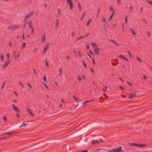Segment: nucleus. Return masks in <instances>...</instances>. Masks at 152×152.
Here are the masks:
<instances>
[{
	"instance_id": "obj_6",
	"label": "nucleus",
	"mask_w": 152,
	"mask_h": 152,
	"mask_svg": "<svg viewBox=\"0 0 152 152\" xmlns=\"http://www.w3.org/2000/svg\"><path fill=\"white\" fill-rule=\"evenodd\" d=\"M49 43H48L46 45H45L44 46V48L43 49V51L42 52V53L45 52L47 51V50L48 49V48L49 47Z\"/></svg>"
},
{
	"instance_id": "obj_28",
	"label": "nucleus",
	"mask_w": 152,
	"mask_h": 152,
	"mask_svg": "<svg viewBox=\"0 0 152 152\" xmlns=\"http://www.w3.org/2000/svg\"><path fill=\"white\" fill-rule=\"evenodd\" d=\"M26 45V43L25 42L23 43L22 46V49H23L25 47V46Z\"/></svg>"
},
{
	"instance_id": "obj_41",
	"label": "nucleus",
	"mask_w": 152,
	"mask_h": 152,
	"mask_svg": "<svg viewBox=\"0 0 152 152\" xmlns=\"http://www.w3.org/2000/svg\"><path fill=\"white\" fill-rule=\"evenodd\" d=\"M148 3H149L152 6V1H146Z\"/></svg>"
},
{
	"instance_id": "obj_38",
	"label": "nucleus",
	"mask_w": 152,
	"mask_h": 152,
	"mask_svg": "<svg viewBox=\"0 0 152 152\" xmlns=\"http://www.w3.org/2000/svg\"><path fill=\"white\" fill-rule=\"evenodd\" d=\"M78 6L79 7V9L80 10V11L81 10V8L80 6V3H78Z\"/></svg>"
},
{
	"instance_id": "obj_62",
	"label": "nucleus",
	"mask_w": 152,
	"mask_h": 152,
	"mask_svg": "<svg viewBox=\"0 0 152 152\" xmlns=\"http://www.w3.org/2000/svg\"><path fill=\"white\" fill-rule=\"evenodd\" d=\"M16 115L17 116L18 118H19V115L18 113V112H17V113L16 114Z\"/></svg>"
},
{
	"instance_id": "obj_22",
	"label": "nucleus",
	"mask_w": 152,
	"mask_h": 152,
	"mask_svg": "<svg viewBox=\"0 0 152 152\" xmlns=\"http://www.w3.org/2000/svg\"><path fill=\"white\" fill-rule=\"evenodd\" d=\"M115 12V11H113V13H112L111 14V15L110 16V17L109 18V20L110 19H111L113 17V16L114 15V14Z\"/></svg>"
},
{
	"instance_id": "obj_36",
	"label": "nucleus",
	"mask_w": 152,
	"mask_h": 152,
	"mask_svg": "<svg viewBox=\"0 0 152 152\" xmlns=\"http://www.w3.org/2000/svg\"><path fill=\"white\" fill-rule=\"evenodd\" d=\"M77 53L79 54V56L80 57H82V54L81 53V52H80V51H77Z\"/></svg>"
},
{
	"instance_id": "obj_37",
	"label": "nucleus",
	"mask_w": 152,
	"mask_h": 152,
	"mask_svg": "<svg viewBox=\"0 0 152 152\" xmlns=\"http://www.w3.org/2000/svg\"><path fill=\"white\" fill-rule=\"evenodd\" d=\"M5 83H6V82L5 81H4V82L3 83V84L2 85V87H1V88L2 89L4 87V86L5 84Z\"/></svg>"
},
{
	"instance_id": "obj_61",
	"label": "nucleus",
	"mask_w": 152,
	"mask_h": 152,
	"mask_svg": "<svg viewBox=\"0 0 152 152\" xmlns=\"http://www.w3.org/2000/svg\"><path fill=\"white\" fill-rule=\"evenodd\" d=\"M45 64H46V66L48 67L49 66H48V62L47 61H45Z\"/></svg>"
},
{
	"instance_id": "obj_35",
	"label": "nucleus",
	"mask_w": 152,
	"mask_h": 152,
	"mask_svg": "<svg viewBox=\"0 0 152 152\" xmlns=\"http://www.w3.org/2000/svg\"><path fill=\"white\" fill-rule=\"evenodd\" d=\"M91 19H89L88 20V21L87 22V26H89V25L90 23L91 22Z\"/></svg>"
},
{
	"instance_id": "obj_20",
	"label": "nucleus",
	"mask_w": 152,
	"mask_h": 152,
	"mask_svg": "<svg viewBox=\"0 0 152 152\" xmlns=\"http://www.w3.org/2000/svg\"><path fill=\"white\" fill-rule=\"evenodd\" d=\"M72 98L75 100V101L78 102V98L77 97L75 96L74 95H73Z\"/></svg>"
},
{
	"instance_id": "obj_9",
	"label": "nucleus",
	"mask_w": 152,
	"mask_h": 152,
	"mask_svg": "<svg viewBox=\"0 0 152 152\" xmlns=\"http://www.w3.org/2000/svg\"><path fill=\"white\" fill-rule=\"evenodd\" d=\"M12 106L14 110L17 112H19V108L18 107H16L14 104H12Z\"/></svg>"
},
{
	"instance_id": "obj_10",
	"label": "nucleus",
	"mask_w": 152,
	"mask_h": 152,
	"mask_svg": "<svg viewBox=\"0 0 152 152\" xmlns=\"http://www.w3.org/2000/svg\"><path fill=\"white\" fill-rule=\"evenodd\" d=\"M46 40V35L45 33H44V35L42 36V38L41 42H43L45 41Z\"/></svg>"
},
{
	"instance_id": "obj_49",
	"label": "nucleus",
	"mask_w": 152,
	"mask_h": 152,
	"mask_svg": "<svg viewBox=\"0 0 152 152\" xmlns=\"http://www.w3.org/2000/svg\"><path fill=\"white\" fill-rule=\"evenodd\" d=\"M84 37H84V36H80V37H78L77 38V39H80L83 38H84Z\"/></svg>"
},
{
	"instance_id": "obj_45",
	"label": "nucleus",
	"mask_w": 152,
	"mask_h": 152,
	"mask_svg": "<svg viewBox=\"0 0 152 152\" xmlns=\"http://www.w3.org/2000/svg\"><path fill=\"white\" fill-rule=\"evenodd\" d=\"M43 79H44V80L45 81H46L47 80V77H46V75H44V76H43Z\"/></svg>"
},
{
	"instance_id": "obj_33",
	"label": "nucleus",
	"mask_w": 152,
	"mask_h": 152,
	"mask_svg": "<svg viewBox=\"0 0 152 152\" xmlns=\"http://www.w3.org/2000/svg\"><path fill=\"white\" fill-rule=\"evenodd\" d=\"M98 142L97 140H94L92 141V144H94L95 143H97Z\"/></svg>"
},
{
	"instance_id": "obj_48",
	"label": "nucleus",
	"mask_w": 152,
	"mask_h": 152,
	"mask_svg": "<svg viewBox=\"0 0 152 152\" xmlns=\"http://www.w3.org/2000/svg\"><path fill=\"white\" fill-rule=\"evenodd\" d=\"M31 29V33L32 34H33L34 33V27L32 28H30Z\"/></svg>"
},
{
	"instance_id": "obj_19",
	"label": "nucleus",
	"mask_w": 152,
	"mask_h": 152,
	"mask_svg": "<svg viewBox=\"0 0 152 152\" xmlns=\"http://www.w3.org/2000/svg\"><path fill=\"white\" fill-rule=\"evenodd\" d=\"M129 29L133 34L134 35L136 34V33L134 29L132 28L130 29Z\"/></svg>"
},
{
	"instance_id": "obj_42",
	"label": "nucleus",
	"mask_w": 152,
	"mask_h": 152,
	"mask_svg": "<svg viewBox=\"0 0 152 152\" xmlns=\"http://www.w3.org/2000/svg\"><path fill=\"white\" fill-rule=\"evenodd\" d=\"M26 84L27 86H28L30 88H31L32 87V86L29 83H27Z\"/></svg>"
},
{
	"instance_id": "obj_39",
	"label": "nucleus",
	"mask_w": 152,
	"mask_h": 152,
	"mask_svg": "<svg viewBox=\"0 0 152 152\" xmlns=\"http://www.w3.org/2000/svg\"><path fill=\"white\" fill-rule=\"evenodd\" d=\"M86 47L87 49H89L90 48L89 45L88 44H86Z\"/></svg>"
},
{
	"instance_id": "obj_24",
	"label": "nucleus",
	"mask_w": 152,
	"mask_h": 152,
	"mask_svg": "<svg viewBox=\"0 0 152 152\" xmlns=\"http://www.w3.org/2000/svg\"><path fill=\"white\" fill-rule=\"evenodd\" d=\"M137 143H131V144L130 145L137 147Z\"/></svg>"
},
{
	"instance_id": "obj_23",
	"label": "nucleus",
	"mask_w": 152,
	"mask_h": 152,
	"mask_svg": "<svg viewBox=\"0 0 152 152\" xmlns=\"http://www.w3.org/2000/svg\"><path fill=\"white\" fill-rule=\"evenodd\" d=\"M82 62L83 63V65L84 66V67L86 68H87V65L86 63V62L84 61H82Z\"/></svg>"
},
{
	"instance_id": "obj_2",
	"label": "nucleus",
	"mask_w": 152,
	"mask_h": 152,
	"mask_svg": "<svg viewBox=\"0 0 152 152\" xmlns=\"http://www.w3.org/2000/svg\"><path fill=\"white\" fill-rule=\"evenodd\" d=\"M67 4H69L70 9L72 10L73 8V4L72 0H66Z\"/></svg>"
},
{
	"instance_id": "obj_29",
	"label": "nucleus",
	"mask_w": 152,
	"mask_h": 152,
	"mask_svg": "<svg viewBox=\"0 0 152 152\" xmlns=\"http://www.w3.org/2000/svg\"><path fill=\"white\" fill-rule=\"evenodd\" d=\"M28 19V18H26V17H25L24 20V23L26 24Z\"/></svg>"
},
{
	"instance_id": "obj_44",
	"label": "nucleus",
	"mask_w": 152,
	"mask_h": 152,
	"mask_svg": "<svg viewBox=\"0 0 152 152\" xmlns=\"http://www.w3.org/2000/svg\"><path fill=\"white\" fill-rule=\"evenodd\" d=\"M110 11H113H113H115L114 10L113 7L112 6H110Z\"/></svg>"
},
{
	"instance_id": "obj_58",
	"label": "nucleus",
	"mask_w": 152,
	"mask_h": 152,
	"mask_svg": "<svg viewBox=\"0 0 152 152\" xmlns=\"http://www.w3.org/2000/svg\"><path fill=\"white\" fill-rule=\"evenodd\" d=\"M92 59V63H93V64H95V61H94V58H91Z\"/></svg>"
},
{
	"instance_id": "obj_30",
	"label": "nucleus",
	"mask_w": 152,
	"mask_h": 152,
	"mask_svg": "<svg viewBox=\"0 0 152 152\" xmlns=\"http://www.w3.org/2000/svg\"><path fill=\"white\" fill-rule=\"evenodd\" d=\"M147 34L148 37H150L151 36V33L150 31H148L147 32Z\"/></svg>"
},
{
	"instance_id": "obj_7",
	"label": "nucleus",
	"mask_w": 152,
	"mask_h": 152,
	"mask_svg": "<svg viewBox=\"0 0 152 152\" xmlns=\"http://www.w3.org/2000/svg\"><path fill=\"white\" fill-rule=\"evenodd\" d=\"M10 62V60H7L3 65L2 67L3 68H5Z\"/></svg>"
},
{
	"instance_id": "obj_8",
	"label": "nucleus",
	"mask_w": 152,
	"mask_h": 152,
	"mask_svg": "<svg viewBox=\"0 0 152 152\" xmlns=\"http://www.w3.org/2000/svg\"><path fill=\"white\" fill-rule=\"evenodd\" d=\"M32 21H31V20H29L28 22V27H29V28H32L33 27L32 26Z\"/></svg>"
},
{
	"instance_id": "obj_4",
	"label": "nucleus",
	"mask_w": 152,
	"mask_h": 152,
	"mask_svg": "<svg viewBox=\"0 0 152 152\" xmlns=\"http://www.w3.org/2000/svg\"><path fill=\"white\" fill-rule=\"evenodd\" d=\"M15 133L14 132H9V133H5L4 134H2L1 135V136H2L0 138H2L4 137H3V136L4 135H10L11 134H14Z\"/></svg>"
},
{
	"instance_id": "obj_54",
	"label": "nucleus",
	"mask_w": 152,
	"mask_h": 152,
	"mask_svg": "<svg viewBox=\"0 0 152 152\" xmlns=\"http://www.w3.org/2000/svg\"><path fill=\"white\" fill-rule=\"evenodd\" d=\"M20 56V54L19 53V54H18V55H17V56H16L15 57V58H16L17 57H19Z\"/></svg>"
},
{
	"instance_id": "obj_11",
	"label": "nucleus",
	"mask_w": 152,
	"mask_h": 152,
	"mask_svg": "<svg viewBox=\"0 0 152 152\" xmlns=\"http://www.w3.org/2000/svg\"><path fill=\"white\" fill-rule=\"evenodd\" d=\"M122 147L119 146L116 149L115 152H121L122 151Z\"/></svg>"
},
{
	"instance_id": "obj_64",
	"label": "nucleus",
	"mask_w": 152,
	"mask_h": 152,
	"mask_svg": "<svg viewBox=\"0 0 152 152\" xmlns=\"http://www.w3.org/2000/svg\"><path fill=\"white\" fill-rule=\"evenodd\" d=\"M81 152H88V150H85L84 151L82 150Z\"/></svg>"
},
{
	"instance_id": "obj_12",
	"label": "nucleus",
	"mask_w": 152,
	"mask_h": 152,
	"mask_svg": "<svg viewBox=\"0 0 152 152\" xmlns=\"http://www.w3.org/2000/svg\"><path fill=\"white\" fill-rule=\"evenodd\" d=\"M146 146V145L145 144H137V147H139L140 148L141 147H145Z\"/></svg>"
},
{
	"instance_id": "obj_60",
	"label": "nucleus",
	"mask_w": 152,
	"mask_h": 152,
	"mask_svg": "<svg viewBox=\"0 0 152 152\" xmlns=\"http://www.w3.org/2000/svg\"><path fill=\"white\" fill-rule=\"evenodd\" d=\"M60 9H58V15L60 14Z\"/></svg>"
},
{
	"instance_id": "obj_52",
	"label": "nucleus",
	"mask_w": 152,
	"mask_h": 152,
	"mask_svg": "<svg viewBox=\"0 0 152 152\" xmlns=\"http://www.w3.org/2000/svg\"><path fill=\"white\" fill-rule=\"evenodd\" d=\"M87 55L88 56V57L91 58H92L91 56V55L89 54L88 53H87Z\"/></svg>"
},
{
	"instance_id": "obj_57",
	"label": "nucleus",
	"mask_w": 152,
	"mask_h": 152,
	"mask_svg": "<svg viewBox=\"0 0 152 152\" xmlns=\"http://www.w3.org/2000/svg\"><path fill=\"white\" fill-rule=\"evenodd\" d=\"M128 53L129 55V56L131 57L132 56V55L131 54L130 51H128Z\"/></svg>"
},
{
	"instance_id": "obj_15",
	"label": "nucleus",
	"mask_w": 152,
	"mask_h": 152,
	"mask_svg": "<svg viewBox=\"0 0 152 152\" xmlns=\"http://www.w3.org/2000/svg\"><path fill=\"white\" fill-rule=\"evenodd\" d=\"M62 73V68H60L59 69V75L61 76Z\"/></svg>"
},
{
	"instance_id": "obj_53",
	"label": "nucleus",
	"mask_w": 152,
	"mask_h": 152,
	"mask_svg": "<svg viewBox=\"0 0 152 152\" xmlns=\"http://www.w3.org/2000/svg\"><path fill=\"white\" fill-rule=\"evenodd\" d=\"M26 24L24 23L23 26V29H25L26 28Z\"/></svg>"
},
{
	"instance_id": "obj_27",
	"label": "nucleus",
	"mask_w": 152,
	"mask_h": 152,
	"mask_svg": "<svg viewBox=\"0 0 152 152\" xmlns=\"http://www.w3.org/2000/svg\"><path fill=\"white\" fill-rule=\"evenodd\" d=\"M136 59H137L138 61L140 62V63L142 62V61L141 60L140 58L138 56L136 57Z\"/></svg>"
},
{
	"instance_id": "obj_31",
	"label": "nucleus",
	"mask_w": 152,
	"mask_h": 152,
	"mask_svg": "<svg viewBox=\"0 0 152 152\" xmlns=\"http://www.w3.org/2000/svg\"><path fill=\"white\" fill-rule=\"evenodd\" d=\"M118 57L120 58H121L123 59L124 58V56L122 55H120L118 56Z\"/></svg>"
},
{
	"instance_id": "obj_16",
	"label": "nucleus",
	"mask_w": 152,
	"mask_h": 152,
	"mask_svg": "<svg viewBox=\"0 0 152 152\" xmlns=\"http://www.w3.org/2000/svg\"><path fill=\"white\" fill-rule=\"evenodd\" d=\"M27 111L29 113L32 117L34 116V114L31 112L30 110L28 108H27Z\"/></svg>"
},
{
	"instance_id": "obj_1",
	"label": "nucleus",
	"mask_w": 152,
	"mask_h": 152,
	"mask_svg": "<svg viewBox=\"0 0 152 152\" xmlns=\"http://www.w3.org/2000/svg\"><path fill=\"white\" fill-rule=\"evenodd\" d=\"M20 25H11L8 26V28L9 29L12 30L13 29H17L20 27Z\"/></svg>"
},
{
	"instance_id": "obj_26",
	"label": "nucleus",
	"mask_w": 152,
	"mask_h": 152,
	"mask_svg": "<svg viewBox=\"0 0 152 152\" xmlns=\"http://www.w3.org/2000/svg\"><path fill=\"white\" fill-rule=\"evenodd\" d=\"M142 20L146 24H148V22L147 21V20L145 19L144 18H142Z\"/></svg>"
},
{
	"instance_id": "obj_13",
	"label": "nucleus",
	"mask_w": 152,
	"mask_h": 152,
	"mask_svg": "<svg viewBox=\"0 0 152 152\" xmlns=\"http://www.w3.org/2000/svg\"><path fill=\"white\" fill-rule=\"evenodd\" d=\"M99 48H94V50L96 54H99Z\"/></svg>"
},
{
	"instance_id": "obj_5",
	"label": "nucleus",
	"mask_w": 152,
	"mask_h": 152,
	"mask_svg": "<svg viewBox=\"0 0 152 152\" xmlns=\"http://www.w3.org/2000/svg\"><path fill=\"white\" fill-rule=\"evenodd\" d=\"M34 11L28 13L26 15L25 17L27 18H28L31 17L34 14Z\"/></svg>"
},
{
	"instance_id": "obj_50",
	"label": "nucleus",
	"mask_w": 152,
	"mask_h": 152,
	"mask_svg": "<svg viewBox=\"0 0 152 152\" xmlns=\"http://www.w3.org/2000/svg\"><path fill=\"white\" fill-rule=\"evenodd\" d=\"M3 118L4 120V121H6L7 120V117H6L5 116H3Z\"/></svg>"
},
{
	"instance_id": "obj_51",
	"label": "nucleus",
	"mask_w": 152,
	"mask_h": 152,
	"mask_svg": "<svg viewBox=\"0 0 152 152\" xmlns=\"http://www.w3.org/2000/svg\"><path fill=\"white\" fill-rule=\"evenodd\" d=\"M23 123L22 124L21 126H19V127H21L22 126H26V125H27V124H24V122H23Z\"/></svg>"
},
{
	"instance_id": "obj_17",
	"label": "nucleus",
	"mask_w": 152,
	"mask_h": 152,
	"mask_svg": "<svg viewBox=\"0 0 152 152\" xmlns=\"http://www.w3.org/2000/svg\"><path fill=\"white\" fill-rule=\"evenodd\" d=\"M110 41L114 43V44H115V45H117L118 46H120V45L119 44H118L116 43L114 40L112 39V40H110Z\"/></svg>"
},
{
	"instance_id": "obj_25",
	"label": "nucleus",
	"mask_w": 152,
	"mask_h": 152,
	"mask_svg": "<svg viewBox=\"0 0 152 152\" xmlns=\"http://www.w3.org/2000/svg\"><path fill=\"white\" fill-rule=\"evenodd\" d=\"M43 85L48 90H49L48 86L45 83H44Z\"/></svg>"
},
{
	"instance_id": "obj_59",
	"label": "nucleus",
	"mask_w": 152,
	"mask_h": 152,
	"mask_svg": "<svg viewBox=\"0 0 152 152\" xmlns=\"http://www.w3.org/2000/svg\"><path fill=\"white\" fill-rule=\"evenodd\" d=\"M90 69L91 71L93 73H94V72L93 70V69L92 68H91Z\"/></svg>"
},
{
	"instance_id": "obj_56",
	"label": "nucleus",
	"mask_w": 152,
	"mask_h": 152,
	"mask_svg": "<svg viewBox=\"0 0 152 152\" xmlns=\"http://www.w3.org/2000/svg\"><path fill=\"white\" fill-rule=\"evenodd\" d=\"M71 34L72 35V37L74 36V31H72L71 33Z\"/></svg>"
},
{
	"instance_id": "obj_32",
	"label": "nucleus",
	"mask_w": 152,
	"mask_h": 152,
	"mask_svg": "<svg viewBox=\"0 0 152 152\" xmlns=\"http://www.w3.org/2000/svg\"><path fill=\"white\" fill-rule=\"evenodd\" d=\"M1 58L2 61H3L4 58V55L3 54L1 55Z\"/></svg>"
},
{
	"instance_id": "obj_34",
	"label": "nucleus",
	"mask_w": 152,
	"mask_h": 152,
	"mask_svg": "<svg viewBox=\"0 0 152 152\" xmlns=\"http://www.w3.org/2000/svg\"><path fill=\"white\" fill-rule=\"evenodd\" d=\"M18 83L20 84V85L22 87H24V85L23 84V83H22V82H21L20 81H19L18 82Z\"/></svg>"
},
{
	"instance_id": "obj_55",
	"label": "nucleus",
	"mask_w": 152,
	"mask_h": 152,
	"mask_svg": "<svg viewBox=\"0 0 152 152\" xmlns=\"http://www.w3.org/2000/svg\"><path fill=\"white\" fill-rule=\"evenodd\" d=\"M124 58H123V59H124L126 61H127L128 62H129V61L127 59V58L126 57H124Z\"/></svg>"
},
{
	"instance_id": "obj_43",
	"label": "nucleus",
	"mask_w": 152,
	"mask_h": 152,
	"mask_svg": "<svg viewBox=\"0 0 152 152\" xmlns=\"http://www.w3.org/2000/svg\"><path fill=\"white\" fill-rule=\"evenodd\" d=\"M33 70L34 72V74L35 75H36L37 74V72H36V71L35 69V68H33Z\"/></svg>"
},
{
	"instance_id": "obj_63",
	"label": "nucleus",
	"mask_w": 152,
	"mask_h": 152,
	"mask_svg": "<svg viewBox=\"0 0 152 152\" xmlns=\"http://www.w3.org/2000/svg\"><path fill=\"white\" fill-rule=\"evenodd\" d=\"M127 84H129V85L130 86L132 85V84L130 83L129 82H128V81L127 82Z\"/></svg>"
},
{
	"instance_id": "obj_40",
	"label": "nucleus",
	"mask_w": 152,
	"mask_h": 152,
	"mask_svg": "<svg viewBox=\"0 0 152 152\" xmlns=\"http://www.w3.org/2000/svg\"><path fill=\"white\" fill-rule=\"evenodd\" d=\"M125 22L127 23V15H126L125 17Z\"/></svg>"
},
{
	"instance_id": "obj_46",
	"label": "nucleus",
	"mask_w": 152,
	"mask_h": 152,
	"mask_svg": "<svg viewBox=\"0 0 152 152\" xmlns=\"http://www.w3.org/2000/svg\"><path fill=\"white\" fill-rule=\"evenodd\" d=\"M119 88L122 90L123 91V90H124V88L122 86H119Z\"/></svg>"
},
{
	"instance_id": "obj_14",
	"label": "nucleus",
	"mask_w": 152,
	"mask_h": 152,
	"mask_svg": "<svg viewBox=\"0 0 152 152\" xmlns=\"http://www.w3.org/2000/svg\"><path fill=\"white\" fill-rule=\"evenodd\" d=\"M59 25V20L58 19H57L56 20L55 27L57 28Z\"/></svg>"
},
{
	"instance_id": "obj_3",
	"label": "nucleus",
	"mask_w": 152,
	"mask_h": 152,
	"mask_svg": "<svg viewBox=\"0 0 152 152\" xmlns=\"http://www.w3.org/2000/svg\"><path fill=\"white\" fill-rule=\"evenodd\" d=\"M136 93L137 91L135 90L134 92L130 93L129 95V98L131 99H132V98H134L136 96Z\"/></svg>"
},
{
	"instance_id": "obj_18",
	"label": "nucleus",
	"mask_w": 152,
	"mask_h": 152,
	"mask_svg": "<svg viewBox=\"0 0 152 152\" xmlns=\"http://www.w3.org/2000/svg\"><path fill=\"white\" fill-rule=\"evenodd\" d=\"M91 45L92 46L94 47L97 48V46L96 45V44L95 42H91Z\"/></svg>"
},
{
	"instance_id": "obj_47",
	"label": "nucleus",
	"mask_w": 152,
	"mask_h": 152,
	"mask_svg": "<svg viewBox=\"0 0 152 152\" xmlns=\"http://www.w3.org/2000/svg\"><path fill=\"white\" fill-rule=\"evenodd\" d=\"M77 80H79V81H80L82 80V78L80 76H79L77 78Z\"/></svg>"
},
{
	"instance_id": "obj_21",
	"label": "nucleus",
	"mask_w": 152,
	"mask_h": 152,
	"mask_svg": "<svg viewBox=\"0 0 152 152\" xmlns=\"http://www.w3.org/2000/svg\"><path fill=\"white\" fill-rule=\"evenodd\" d=\"M86 15V12L85 11L84 12V13L82 15V18H80V20H83V18H84Z\"/></svg>"
}]
</instances>
